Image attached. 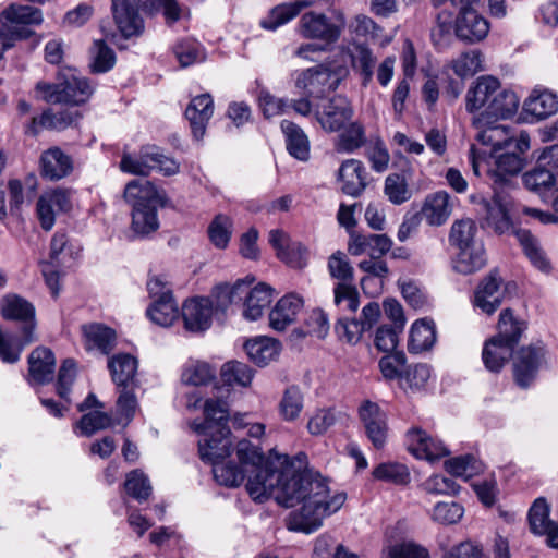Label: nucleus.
Segmentation results:
<instances>
[{"mask_svg": "<svg viewBox=\"0 0 558 558\" xmlns=\"http://www.w3.org/2000/svg\"><path fill=\"white\" fill-rule=\"evenodd\" d=\"M253 278L247 284L245 296V310L243 315L246 319L256 320L272 300V288L266 283H258L248 290V286L253 282Z\"/></svg>", "mask_w": 558, "mask_h": 558, "instance_id": "nucleus-33", "label": "nucleus"}, {"mask_svg": "<svg viewBox=\"0 0 558 558\" xmlns=\"http://www.w3.org/2000/svg\"><path fill=\"white\" fill-rule=\"evenodd\" d=\"M515 238L530 262L539 270L548 271L550 265L539 246L538 240L527 230L517 231Z\"/></svg>", "mask_w": 558, "mask_h": 558, "instance_id": "nucleus-45", "label": "nucleus"}, {"mask_svg": "<svg viewBox=\"0 0 558 558\" xmlns=\"http://www.w3.org/2000/svg\"><path fill=\"white\" fill-rule=\"evenodd\" d=\"M339 179L342 182V192L356 197L367 186V172L363 162L357 159H348L339 168Z\"/></svg>", "mask_w": 558, "mask_h": 558, "instance_id": "nucleus-21", "label": "nucleus"}, {"mask_svg": "<svg viewBox=\"0 0 558 558\" xmlns=\"http://www.w3.org/2000/svg\"><path fill=\"white\" fill-rule=\"evenodd\" d=\"M445 468L452 476L463 477L464 480L472 477L480 470V465L472 454L449 459L445 462Z\"/></svg>", "mask_w": 558, "mask_h": 558, "instance_id": "nucleus-62", "label": "nucleus"}, {"mask_svg": "<svg viewBox=\"0 0 558 558\" xmlns=\"http://www.w3.org/2000/svg\"><path fill=\"white\" fill-rule=\"evenodd\" d=\"M80 114L69 110L52 112L46 110L40 117H34L27 126L26 133L37 135L41 129L64 130L77 122Z\"/></svg>", "mask_w": 558, "mask_h": 558, "instance_id": "nucleus-29", "label": "nucleus"}, {"mask_svg": "<svg viewBox=\"0 0 558 558\" xmlns=\"http://www.w3.org/2000/svg\"><path fill=\"white\" fill-rule=\"evenodd\" d=\"M359 417L372 445L376 449L384 448L389 430L386 413L377 403L365 400L359 408Z\"/></svg>", "mask_w": 558, "mask_h": 558, "instance_id": "nucleus-12", "label": "nucleus"}, {"mask_svg": "<svg viewBox=\"0 0 558 558\" xmlns=\"http://www.w3.org/2000/svg\"><path fill=\"white\" fill-rule=\"evenodd\" d=\"M328 271L330 277L338 281L333 288L335 303L338 306L345 303L349 312H356L360 295L354 283V269L343 252L337 251L329 256Z\"/></svg>", "mask_w": 558, "mask_h": 558, "instance_id": "nucleus-6", "label": "nucleus"}, {"mask_svg": "<svg viewBox=\"0 0 558 558\" xmlns=\"http://www.w3.org/2000/svg\"><path fill=\"white\" fill-rule=\"evenodd\" d=\"M524 167V158L518 153L508 151L498 156L496 168L489 170L488 175L494 186H505L508 184V177H514L521 172Z\"/></svg>", "mask_w": 558, "mask_h": 558, "instance_id": "nucleus-35", "label": "nucleus"}, {"mask_svg": "<svg viewBox=\"0 0 558 558\" xmlns=\"http://www.w3.org/2000/svg\"><path fill=\"white\" fill-rule=\"evenodd\" d=\"M26 341L27 333L8 332L0 327V360L7 364L19 362L24 348L33 343Z\"/></svg>", "mask_w": 558, "mask_h": 558, "instance_id": "nucleus-40", "label": "nucleus"}, {"mask_svg": "<svg viewBox=\"0 0 558 558\" xmlns=\"http://www.w3.org/2000/svg\"><path fill=\"white\" fill-rule=\"evenodd\" d=\"M214 301L207 296L186 300L182 306L184 327L192 332H203L211 325Z\"/></svg>", "mask_w": 558, "mask_h": 558, "instance_id": "nucleus-16", "label": "nucleus"}, {"mask_svg": "<svg viewBox=\"0 0 558 558\" xmlns=\"http://www.w3.org/2000/svg\"><path fill=\"white\" fill-rule=\"evenodd\" d=\"M511 197L502 190L494 186V195L481 202V214L487 226L493 228L495 232L504 233L511 226L509 210L511 207Z\"/></svg>", "mask_w": 558, "mask_h": 558, "instance_id": "nucleus-11", "label": "nucleus"}, {"mask_svg": "<svg viewBox=\"0 0 558 558\" xmlns=\"http://www.w3.org/2000/svg\"><path fill=\"white\" fill-rule=\"evenodd\" d=\"M72 207L70 192L64 189H54L45 192L37 201L36 210L40 226L49 231L56 222V216L68 213Z\"/></svg>", "mask_w": 558, "mask_h": 558, "instance_id": "nucleus-15", "label": "nucleus"}, {"mask_svg": "<svg viewBox=\"0 0 558 558\" xmlns=\"http://www.w3.org/2000/svg\"><path fill=\"white\" fill-rule=\"evenodd\" d=\"M280 128L290 156L300 161H307L311 155V144L303 129L290 120H282Z\"/></svg>", "mask_w": 558, "mask_h": 558, "instance_id": "nucleus-24", "label": "nucleus"}, {"mask_svg": "<svg viewBox=\"0 0 558 558\" xmlns=\"http://www.w3.org/2000/svg\"><path fill=\"white\" fill-rule=\"evenodd\" d=\"M36 90L47 102L74 106L85 104L94 93L87 78L81 76L75 69L63 70L57 83L38 82Z\"/></svg>", "mask_w": 558, "mask_h": 558, "instance_id": "nucleus-4", "label": "nucleus"}, {"mask_svg": "<svg viewBox=\"0 0 558 558\" xmlns=\"http://www.w3.org/2000/svg\"><path fill=\"white\" fill-rule=\"evenodd\" d=\"M499 81L494 76H481L466 94V110L473 112L478 109L486 111L498 89Z\"/></svg>", "mask_w": 558, "mask_h": 558, "instance_id": "nucleus-27", "label": "nucleus"}, {"mask_svg": "<svg viewBox=\"0 0 558 558\" xmlns=\"http://www.w3.org/2000/svg\"><path fill=\"white\" fill-rule=\"evenodd\" d=\"M0 313L5 320L16 322L21 333H27L26 342L37 341L36 310L26 299L9 293L0 300Z\"/></svg>", "mask_w": 558, "mask_h": 558, "instance_id": "nucleus-9", "label": "nucleus"}, {"mask_svg": "<svg viewBox=\"0 0 558 558\" xmlns=\"http://www.w3.org/2000/svg\"><path fill=\"white\" fill-rule=\"evenodd\" d=\"M147 315L157 325L162 327L171 326L178 318L179 308L173 300L171 290H167L154 301L147 310Z\"/></svg>", "mask_w": 558, "mask_h": 558, "instance_id": "nucleus-38", "label": "nucleus"}, {"mask_svg": "<svg viewBox=\"0 0 558 558\" xmlns=\"http://www.w3.org/2000/svg\"><path fill=\"white\" fill-rule=\"evenodd\" d=\"M384 194L393 205H401L412 197V191L403 174L390 173L385 179Z\"/></svg>", "mask_w": 558, "mask_h": 558, "instance_id": "nucleus-49", "label": "nucleus"}, {"mask_svg": "<svg viewBox=\"0 0 558 558\" xmlns=\"http://www.w3.org/2000/svg\"><path fill=\"white\" fill-rule=\"evenodd\" d=\"M204 422L193 421L191 427L202 436L198 452L202 461L214 464L230 456L231 432L228 411L220 400L208 399L204 404Z\"/></svg>", "mask_w": 558, "mask_h": 558, "instance_id": "nucleus-2", "label": "nucleus"}, {"mask_svg": "<svg viewBox=\"0 0 558 558\" xmlns=\"http://www.w3.org/2000/svg\"><path fill=\"white\" fill-rule=\"evenodd\" d=\"M344 25L345 21L341 13L328 16L322 12L310 11L299 20L298 32L305 39L331 45L338 41Z\"/></svg>", "mask_w": 558, "mask_h": 558, "instance_id": "nucleus-7", "label": "nucleus"}, {"mask_svg": "<svg viewBox=\"0 0 558 558\" xmlns=\"http://www.w3.org/2000/svg\"><path fill=\"white\" fill-rule=\"evenodd\" d=\"M82 330L88 347L97 348L105 354L112 350L116 341L113 329L101 324H89L84 325Z\"/></svg>", "mask_w": 558, "mask_h": 558, "instance_id": "nucleus-43", "label": "nucleus"}, {"mask_svg": "<svg viewBox=\"0 0 558 558\" xmlns=\"http://www.w3.org/2000/svg\"><path fill=\"white\" fill-rule=\"evenodd\" d=\"M303 306V300L290 293L282 296L269 313V325L277 331H283L291 325Z\"/></svg>", "mask_w": 558, "mask_h": 558, "instance_id": "nucleus-23", "label": "nucleus"}, {"mask_svg": "<svg viewBox=\"0 0 558 558\" xmlns=\"http://www.w3.org/2000/svg\"><path fill=\"white\" fill-rule=\"evenodd\" d=\"M341 131L342 133L339 135L337 143L339 151L353 153L366 142L364 126L359 122H352L351 120Z\"/></svg>", "mask_w": 558, "mask_h": 558, "instance_id": "nucleus-51", "label": "nucleus"}, {"mask_svg": "<svg viewBox=\"0 0 558 558\" xmlns=\"http://www.w3.org/2000/svg\"><path fill=\"white\" fill-rule=\"evenodd\" d=\"M542 354L538 349L522 348L514 359V377L519 386L525 388L535 378L541 364Z\"/></svg>", "mask_w": 558, "mask_h": 558, "instance_id": "nucleus-25", "label": "nucleus"}, {"mask_svg": "<svg viewBox=\"0 0 558 558\" xmlns=\"http://www.w3.org/2000/svg\"><path fill=\"white\" fill-rule=\"evenodd\" d=\"M463 514L464 508L456 501H439L430 511L432 520L442 525L457 524Z\"/></svg>", "mask_w": 558, "mask_h": 558, "instance_id": "nucleus-54", "label": "nucleus"}, {"mask_svg": "<svg viewBox=\"0 0 558 558\" xmlns=\"http://www.w3.org/2000/svg\"><path fill=\"white\" fill-rule=\"evenodd\" d=\"M246 288L245 280H239L233 286L228 283L217 286L213 292L214 308L225 311L230 304L241 301L243 293H246Z\"/></svg>", "mask_w": 558, "mask_h": 558, "instance_id": "nucleus-48", "label": "nucleus"}, {"mask_svg": "<svg viewBox=\"0 0 558 558\" xmlns=\"http://www.w3.org/2000/svg\"><path fill=\"white\" fill-rule=\"evenodd\" d=\"M487 263L486 253L482 243L459 250L453 269L462 275H470L481 270Z\"/></svg>", "mask_w": 558, "mask_h": 558, "instance_id": "nucleus-36", "label": "nucleus"}, {"mask_svg": "<svg viewBox=\"0 0 558 558\" xmlns=\"http://www.w3.org/2000/svg\"><path fill=\"white\" fill-rule=\"evenodd\" d=\"M502 279L498 270H492L476 287L472 300L473 306L482 313L493 315L502 304L505 290L501 289Z\"/></svg>", "mask_w": 558, "mask_h": 558, "instance_id": "nucleus-13", "label": "nucleus"}, {"mask_svg": "<svg viewBox=\"0 0 558 558\" xmlns=\"http://www.w3.org/2000/svg\"><path fill=\"white\" fill-rule=\"evenodd\" d=\"M486 111L474 117L473 125L480 129L486 124L495 123L499 119L512 117L519 107V97L512 90L501 88L500 84Z\"/></svg>", "mask_w": 558, "mask_h": 558, "instance_id": "nucleus-14", "label": "nucleus"}, {"mask_svg": "<svg viewBox=\"0 0 558 558\" xmlns=\"http://www.w3.org/2000/svg\"><path fill=\"white\" fill-rule=\"evenodd\" d=\"M359 268L367 274L364 276L360 284L364 292H366L367 286L373 282L374 278H378L380 283L389 276V267L381 257H371L359 263Z\"/></svg>", "mask_w": 558, "mask_h": 558, "instance_id": "nucleus-58", "label": "nucleus"}, {"mask_svg": "<svg viewBox=\"0 0 558 558\" xmlns=\"http://www.w3.org/2000/svg\"><path fill=\"white\" fill-rule=\"evenodd\" d=\"M488 32V21L474 8L460 10L454 23V33L459 39L470 44L478 43L487 36Z\"/></svg>", "mask_w": 558, "mask_h": 558, "instance_id": "nucleus-17", "label": "nucleus"}, {"mask_svg": "<svg viewBox=\"0 0 558 558\" xmlns=\"http://www.w3.org/2000/svg\"><path fill=\"white\" fill-rule=\"evenodd\" d=\"M436 342V326L432 319L422 318L413 323L408 350L410 353L418 354L428 351Z\"/></svg>", "mask_w": 558, "mask_h": 558, "instance_id": "nucleus-32", "label": "nucleus"}, {"mask_svg": "<svg viewBox=\"0 0 558 558\" xmlns=\"http://www.w3.org/2000/svg\"><path fill=\"white\" fill-rule=\"evenodd\" d=\"M239 464L228 461L213 464L214 477L220 485L239 486L247 477L250 497L264 502L274 497L289 508L302 502L300 509L290 512L288 529L312 533L319 529L326 517L337 512L344 504V493L331 492L327 480L317 473L299 471L288 456L270 461L248 440L236 445Z\"/></svg>", "mask_w": 558, "mask_h": 558, "instance_id": "nucleus-1", "label": "nucleus"}, {"mask_svg": "<svg viewBox=\"0 0 558 558\" xmlns=\"http://www.w3.org/2000/svg\"><path fill=\"white\" fill-rule=\"evenodd\" d=\"M123 172L148 177L153 171H158L166 177H171L180 171V163L163 149L156 145H144L136 156L123 155L120 161Z\"/></svg>", "mask_w": 558, "mask_h": 558, "instance_id": "nucleus-5", "label": "nucleus"}, {"mask_svg": "<svg viewBox=\"0 0 558 558\" xmlns=\"http://www.w3.org/2000/svg\"><path fill=\"white\" fill-rule=\"evenodd\" d=\"M514 347L492 338L485 342L482 359L485 367L493 373H498L512 357Z\"/></svg>", "mask_w": 558, "mask_h": 558, "instance_id": "nucleus-37", "label": "nucleus"}, {"mask_svg": "<svg viewBox=\"0 0 558 558\" xmlns=\"http://www.w3.org/2000/svg\"><path fill=\"white\" fill-rule=\"evenodd\" d=\"M373 476L378 481L389 482L397 485H404L410 481L408 468L396 462L380 463L374 469Z\"/></svg>", "mask_w": 558, "mask_h": 558, "instance_id": "nucleus-56", "label": "nucleus"}, {"mask_svg": "<svg viewBox=\"0 0 558 558\" xmlns=\"http://www.w3.org/2000/svg\"><path fill=\"white\" fill-rule=\"evenodd\" d=\"M216 378V368L203 361H190L185 364L181 379L191 386H206Z\"/></svg>", "mask_w": 558, "mask_h": 558, "instance_id": "nucleus-46", "label": "nucleus"}, {"mask_svg": "<svg viewBox=\"0 0 558 558\" xmlns=\"http://www.w3.org/2000/svg\"><path fill=\"white\" fill-rule=\"evenodd\" d=\"M349 56L352 71L357 75L362 87H368L373 82L377 57L363 44H354Z\"/></svg>", "mask_w": 558, "mask_h": 558, "instance_id": "nucleus-22", "label": "nucleus"}, {"mask_svg": "<svg viewBox=\"0 0 558 558\" xmlns=\"http://www.w3.org/2000/svg\"><path fill=\"white\" fill-rule=\"evenodd\" d=\"M550 507L545 498H537L529 511V523L532 533L543 535L549 524L554 521L549 519Z\"/></svg>", "mask_w": 558, "mask_h": 558, "instance_id": "nucleus-55", "label": "nucleus"}, {"mask_svg": "<svg viewBox=\"0 0 558 558\" xmlns=\"http://www.w3.org/2000/svg\"><path fill=\"white\" fill-rule=\"evenodd\" d=\"M482 54L477 50L462 53L452 61V69L460 78L473 76L483 70Z\"/></svg>", "mask_w": 558, "mask_h": 558, "instance_id": "nucleus-60", "label": "nucleus"}, {"mask_svg": "<svg viewBox=\"0 0 558 558\" xmlns=\"http://www.w3.org/2000/svg\"><path fill=\"white\" fill-rule=\"evenodd\" d=\"M140 1L111 0L114 22L125 38L137 36L144 29V21L138 11Z\"/></svg>", "mask_w": 558, "mask_h": 558, "instance_id": "nucleus-18", "label": "nucleus"}, {"mask_svg": "<svg viewBox=\"0 0 558 558\" xmlns=\"http://www.w3.org/2000/svg\"><path fill=\"white\" fill-rule=\"evenodd\" d=\"M354 116L352 102L342 95H336L316 105L314 119L327 133H336L347 126Z\"/></svg>", "mask_w": 558, "mask_h": 558, "instance_id": "nucleus-8", "label": "nucleus"}, {"mask_svg": "<svg viewBox=\"0 0 558 558\" xmlns=\"http://www.w3.org/2000/svg\"><path fill=\"white\" fill-rule=\"evenodd\" d=\"M112 381L118 387L129 388L133 386L137 372V360L128 353L113 355L109 362Z\"/></svg>", "mask_w": 558, "mask_h": 558, "instance_id": "nucleus-34", "label": "nucleus"}, {"mask_svg": "<svg viewBox=\"0 0 558 558\" xmlns=\"http://www.w3.org/2000/svg\"><path fill=\"white\" fill-rule=\"evenodd\" d=\"M214 113V100L209 94L194 97L185 109V117L190 122L195 140H202L208 121Z\"/></svg>", "mask_w": 558, "mask_h": 558, "instance_id": "nucleus-20", "label": "nucleus"}, {"mask_svg": "<svg viewBox=\"0 0 558 558\" xmlns=\"http://www.w3.org/2000/svg\"><path fill=\"white\" fill-rule=\"evenodd\" d=\"M111 423L112 420L109 414L101 411H93L84 414L76 426L80 428L81 435L89 437L100 429L108 428L111 426Z\"/></svg>", "mask_w": 558, "mask_h": 558, "instance_id": "nucleus-63", "label": "nucleus"}, {"mask_svg": "<svg viewBox=\"0 0 558 558\" xmlns=\"http://www.w3.org/2000/svg\"><path fill=\"white\" fill-rule=\"evenodd\" d=\"M477 228L472 219L465 218L457 220L451 226L449 242L459 250L470 245L480 244L481 242L474 240Z\"/></svg>", "mask_w": 558, "mask_h": 558, "instance_id": "nucleus-50", "label": "nucleus"}, {"mask_svg": "<svg viewBox=\"0 0 558 558\" xmlns=\"http://www.w3.org/2000/svg\"><path fill=\"white\" fill-rule=\"evenodd\" d=\"M76 377V363L72 359L63 361L57 380V392L61 399L70 404L69 395Z\"/></svg>", "mask_w": 558, "mask_h": 558, "instance_id": "nucleus-64", "label": "nucleus"}, {"mask_svg": "<svg viewBox=\"0 0 558 558\" xmlns=\"http://www.w3.org/2000/svg\"><path fill=\"white\" fill-rule=\"evenodd\" d=\"M220 376L223 384L228 386L247 387L253 380L254 372L245 363L229 361L222 365Z\"/></svg>", "mask_w": 558, "mask_h": 558, "instance_id": "nucleus-47", "label": "nucleus"}, {"mask_svg": "<svg viewBox=\"0 0 558 558\" xmlns=\"http://www.w3.org/2000/svg\"><path fill=\"white\" fill-rule=\"evenodd\" d=\"M41 173L50 180H60L69 175L73 170L70 156L60 148H50L41 155Z\"/></svg>", "mask_w": 558, "mask_h": 558, "instance_id": "nucleus-31", "label": "nucleus"}, {"mask_svg": "<svg viewBox=\"0 0 558 558\" xmlns=\"http://www.w3.org/2000/svg\"><path fill=\"white\" fill-rule=\"evenodd\" d=\"M29 375L37 384H46L52 379L56 366L53 352L45 347H37L28 356Z\"/></svg>", "mask_w": 558, "mask_h": 558, "instance_id": "nucleus-30", "label": "nucleus"}, {"mask_svg": "<svg viewBox=\"0 0 558 558\" xmlns=\"http://www.w3.org/2000/svg\"><path fill=\"white\" fill-rule=\"evenodd\" d=\"M525 187L532 192L542 193L554 186L555 175L551 170L537 166L522 177Z\"/></svg>", "mask_w": 558, "mask_h": 558, "instance_id": "nucleus-57", "label": "nucleus"}, {"mask_svg": "<svg viewBox=\"0 0 558 558\" xmlns=\"http://www.w3.org/2000/svg\"><path fill=\"white\" fill-rule=\"evenodd\" d=\"M92 62L89 64L93 73H106L116 64V53L105 40H95L90 49Z\"/></svg>", "mask_w": 558, "mask_h": 558, "instance_id": "nucleus-52", "label": "nucleus"}, {"mask_svg": "<svg viewBox=\"0 0 558 558\" xmlns=\"http://www.w3.org/2000/svg\"><path fill=\"white\" fill-rule=\"evenodd\" d=\"M210 243L223 250L228 246L232 235V220L222 214L215 216L207 229Z\"/></svg>", "mask_w": 558, "mask_h": 558, "instance_id": "nucleus-53", "label": "nucleus"}, {"mask_svg": "<svg viewBox=\"0 0 558 558\" xmlns=\"http://www.w3.org/2000/svg\"><path fill=\"white\" fill-rule=\"evenodd\" d=\"M340 82L341 71L318 64L302 71L295 81V86L307 97L316 98L337 89Z\"/></svg>", "mask_w": 558, "mask_h": 558, "instance_id": "nucleus-10", "label": "nucleus"}, {"mask_svg": "<svg viewBox=\"0 0 558 558\" xmlns=\"http://www.w3.org/2000/svg\"><path fill=\"white\" fill-rule=\"evenodd\" d=\"M524 328V323L515 319L510 308H505L499 315L498 335L494 338L515 347Z\"/></svg>", "mask_w": 558, "mask_h": 558, "instance_id": "nucleus-44", "label": "nucleus"}, {"mask_svg": "<svg viewBox=\"0 0 558 558\" xmlns=\"http://www.w3.org/2000/svg\"><path fill=\"white\" fill-rule=\"evenodd\" d=\"M124 198L132 204V229L146 235L159 228L158 207H163L166 195L147 180H132L124 189Z\"/></svg>", "mask_w": 558, "mask_h": 558, "instance_id": "nucleus-3", "label": "nucleus"}, {"mask_svg": "<svg viewBox=\"0 0 558 558\" xmlns=\"http://www.w3.org/2000/svg\"><path fill=\"white\" fill-rule=\"evenodd\" d=\"M407 444L409 450L420 459L432 461L449 454L442 441L428 436L426 432L421 428L408 430Z\"/></svg>", "mask_w": 558, "mask_h": 558, "instance_id": "nucleus-19", "label": "nucleus"}, {"mask_svg": "<svg viewBox=\"0 0 558 558\" xmlns=\"http://www.w3.org/2000/svg\"><path fill=\"white\" fill-rule=\"evenodd\" d=\"M523 110L536 120L546 119L558 110L557 96L550 90L535 88L525 99Z\"/></svg>", "mask_w": 558, "mask_h": 558, "instance_id": "nucleus-28", "label": "nucleus"}, {"mask_svg": "<svg viewBox=\"0 0 558 558\" xmlns=\"http://www.w3.org/2000/svg\"><path fill=\"white\" fill-rule=\"evenodd\" d=\"M310 4L307 1L278 4L271 9L268 16L260 22V25L265 29L275 31L298 16Z\"/></svg>", "mask_w": 558, "mask_h": 558, "instance_id": "nucleus-42", "label": "nucleus"}, {"mask_svg": "<svg viewBox=\"0 0 558 558\" xmlns=\"http://www.w3.org/2000/svg\"><path fill=\"white\" fill-rule=\"evenodd\" d=\"M173 52L182 68L204 59L201 44L189 38L178 41L173 47Z\"/></svg>", "mask_w": 558, "mask_h": 558, "instance_id": "nucleus-61", "label": "nucleus"}, {"mask_svg": "<svg viewBox=\"0 0 558 558\" xmlns=\"http://www.w3.org/2000/svg\"><path fill=\"white\" fill-rule=\"evenodd\" d=\"M304 408V393L296 385H291L284 389L278 404V412L282 421H296Z\"/></svg>", "mask_w": 558, "mask_h": 558, "instance_id": "nucleus-41", "label": "nucleus"}, {"mask_svg": "<svg viewBox=\"0 0 558 558\" xmlns=\"http://www.w3.org/2000/svg\"><path fill=\"white\" fill-rule=\"evenodd\" d=\"M452 213L450 195L446 191H438L425 198L421 214L429 226L444 225Z\"/></svg>", "mask_w": 558, "mask_h": 558, "instance_id": "nucleus-26", "label": "nucleus"}, {"mask_svg": "<svg viewBox=\"0 0 558 558\" xmlns=\"http://www.w3.org/2000/svg\"><path fill=\"white\" fill-rule=\"evenodd\" d=\"M124 487L126 493L137 501H145L151 494V485L148 477L140 470L130 472Z\"/></svg>", "mask_w": 558, "mask_h": 558, "instance_id": "nucleus-59", "label": "nucleus"}, {"mask_svg": "<svg viewBox=\"0 0 558 558\" xmlns=\"http://www.w3.org/2000/svg\"><path fill=\"white\" fill-rule=\"evenodd\" d=\"M245 351L252 362L258 366H265L274 361L280 352V343L272 338L259 337L248 340Z\"/></svg>", "mask_w": 558, "mask_h": 558, "instance_id": "nucleus-39", "label": "nucleus"}]
</instances>
